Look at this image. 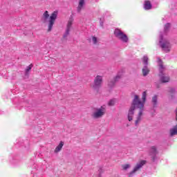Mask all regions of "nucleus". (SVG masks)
<instances>
[{
    "label": "nucleus",
    "mask_w": 177,
    "mask_h": 177,
    "mask_svg": "<svg viewBox=\"0 0 177 177\" xmlns=\"http://www.w3.org/2000/svg\"><path fill=\"white\" fill-rule=\"evenodd\" d=\"M102 83L103 76L97 75L94 79L93 84L91 85V88H92L93 91H99L102 86Z\"/></svg>",
    "instance_id": "423d86ee"
},
{
    "label": "nucleus",
    "mask_w": 177,
    "mask_h": 177,
    "mask_svg": "<svg viewBox=\"0 0 177 177\" xmlns=\"http://www.w3.org/2000/svg\"><path fill=\"white\" fill-rule=\"evenodd\" d=\"M169 133L171 136H174V135L177 134V125H175L171 129H170Z\"/></svg>",
    "instance_id": "dca6fc26"
},
{
    "label": "nucleus",
    "mask_w": 177,
    "mask_h": 177,
    "mask_svg": "<svg viewBox=\"0 0 177 177\" xmlns=\"http://www.w3.org/2000/svg\"><path fill=\"white\" fill-rule=\"evenodd\" d=\"M147 93L146 91L142 93V100H139L138 95H135L133 100L131 106L130 107L128 113V120L129 121H132L133 120V114H135V109H138V113L137 115L136 125H138L142 119L143 118V111H145V103H146V97Z\"/></svg>",
    "instance_id": "f257e3e1"
},
{
    "label": "nucleus",
    "mask_w": 177,
    "mask_h": 177,
    "mask_svg": "<svg viewBox=\"0 0 177 177\" xmlns=\"http://www.w3.org/2000/svg\"><path fill=\"white\" fill-rule=\"evenodd\" d=\"M144 9H145V10H150V9H151V3L149 1H145L144 3Z\"/></svg>",
    "instance_id": "f3484780"
},
{
    "label": "nucleus",
    "mask_w": 177,
    "mask_h": 177,
    "mask_svg": "<svg viewBox=\"0 0 177 177\" xmlns=\"http://www.w3.org/2000/svg\"><path fill=\"white\" fill-rule=\"evenodd\" d=\"M109 106H114V104H115V100H111L109 102H108Z\"/></svg>",
    "instance_id": "b1692460"
},
{
    "label": "nucleus",
    "mask_w": 177,
    "mask_h": 177,
    "mask_svg": "<svg viewBox=\"0 0 177 177\" xmlns=\"http://www.w3.org/2000/svg\"><path fill=\"white\" fill-rule=\"evenodd\" d=\"M170 91H171V93H174L175 92V89H174V88H171Z\"/></svg>",
    "instance_id": "a878e982"
},
{
    "label": "nucleus",
    "mask_w": 177,
    "mask_h": 177,
    "mask_svg": "<svg viewBox=\"0 0 177 177\" xmlns=\"http://www.w3.org/2000/svg\"><path fill=\"white\" fill-rule=\"evenodd\" d=\"M122 77H124V75L121 73H119L118 74V75H116L112 81L109 82V86H114L115 82H118V81H120V80H121V78H122Z\"/></svg>",
    "instance_id": "1a4fd4ad"
},
{
    "label": "nucleus",
    "mask_w": 177,
    "mask_h": 177,
    "mask_svg": "<svg viewBox=\"0 0 177 177\" xmlns=\"http://www.w3.org/2000/svg\"><path fill=\"white\" fill-rule=\"evenodd\" d=\"M114 35L116 38H118V39H120L122 42H128L129 41L128 36H127L125 33H124V32L119 28H116L115 30Z\"/></svg>",
    "instance_id": "0eeeda50"
},
{
    "label": "nucleus",
    "mask_w": 177,
    "mask_h": 177,
    "mask_svg": "<svg viewBox=\"0 0 177 177\" xmlns=\"http://www.w3.org/2000/svg\"><path fill=\"white\" fill-rule=\"evenodd\" d=\"M145 164H146V160H140V162H138L134 167L133 171L130 172V175H133L135 172H138V171L140 170V168H142V167L145 165Z\"/></svg>",
    "instance_id": "6e6552de"
},
{
    "label": "nucleus",
    "mask_w": 177,
    "mask_h": 177,
    "mask_svg": "<svg viewBox=\"0 0 177 177\" xmlns=\"http://www.w3.org/2000/svg\"><path fill=\"white\" fill-rule=\"evenodd\" d=\"M70 30H65V32L63 35V38H64V39H66L67 38V37H68V35H70Z\"/></svg>",
    "instance_id": "5701e85b"
},
{
    "label": "nucleus",
    "mask_w": 177,
    "mask_h": 177,
    "mask_svg": "<svg viewBox=\"0 0 177 177\" xmlns=\"http://www.w3.org/2000/svg\"><path fill=\"white\" fill-rule=\"evenodd\" d=\"M157 100H158L157 95H154L152 97V103L153 104V107H156V106H157Z\"/></svg>",
    "instance_id": "412c9836"
},
{
    "label": "nucleus",
    "mask_w": 177,
    "mask_h": 177,
    "mask_svg": "<svg viewBox=\"0 0 177 177\" xmlns=\"http://www.w3.org/2000/svg\"><path fill=\"white\" fill-rule=\"evenodd\" d=\"M91 42L94 44L96 45V44H97V42H99V39H97V37L93 36L91 38Z\"/></svg>",
    "instance_id": "4be33fe9"
},
{
    "label": "nucleus",
    "mask_w": 177,
    "mask_h": 177,
    "mask_svg": "<svg viewBox=\"0 0 177 177\" xmlns=\"http://www.w3.org/2000/svg\"><path fill=\"white\" fill-rule=\"evenodd\" d=\"M22 99L19 97H15L13 100V103H15V106L18 110H21V104H22Z\"/></svg>",
    "instance_id": "f8f14e48"
},
{
    "label": "nucleus",
    "mask_w": 177,
    "mask_h": 177,
    "mask_svg": "<svg viewBox=\"0 0 177 177\" xmlns=\"http://www.w3.org/2000/svg\"><path fill=\"white\" fill-rule=\"evenodd\" d=\"M169 27H171V24H167L165 26V30L167 31Z\"/></svg>",
    "instance_id": "393cba45"
},
{
    "label": "nucleus",
    "mask_w": 177,
    "mask_h": 177,
    "mask_svg": "<svg viewBox=\"0 0 177 177\" xmlns=\"http://www.w3.org/2000/svg\"><path fill=\"white\" fill-rule=\"evenodd\" d=\"M59 15V11L55 10L49 16V12L45 11L43 14V20L44 23H46L48 21V32H50L53 28V26L56 22V19H57V16Z\"/></svg>",
    "instance_id": "f03ea898"
},
{
    "label": "nucleus",
    "mask_w": 177,
    "mask_h": 177,
    "mask_svg": "<svg viewBox=\"0 0 177 177\" xmlns=\"http://www.w3.org/2000/svg\"><path fill=\"white\" fill-rule=\"evenodd\" d=\"M149 153L153 160H156V156L158 153L157 148L154 146L151 147L149 150Z\"/></svg>",
    "instance_id": "9b49d317"
},
{
    "label": "nucleus",
    "mask_w": 177,
    "mask_h": 177,
    "mask_svg": "<svg viewBox=\"0 0 177 177\" xmlns=\"http://www.w3.org/2000/svg\"><path fill=\"white\" fill-rule=\"evenodd\" d=\"M85 6V0H79L78 6H77V12H81L82 9H84V6Z\"/></svg>",
    "instance_id": "2eb2a0df"
},
{
    "label": "nucleus",
    "mask_w": 177,
    "mask_h": 177,
    "mask_svg": "<svg viewBox=\"0 0 177 177\" xmlns=\"http://www.w3.org/2000/svg\"><path fill=\"white\" fill-rule=\"evenodd\" d=\"M106 114V108L100 106V108H94L91 113L93 120H100Z\"/></svg>",
    "instance_id": "39448f33"
},
{
    "label": "nucleus",
    "mask_w": 177,
    "mask_h": 177,
    "mask_svg": "<svg viewBox=\"0 0 177 177\" xmlns=\"http://www.w3.org/2000/svg\"><path fill=\"white\" fill-rule=\"evenodd\" d=\"M63 146H64V142H59V145L55 147L54 153H55V154L60 153V151H62V149H63Z\"/></svg>",
    "instance_id": "4468645a"
},
{
    "label": "nucleus",
    "mask_w": 177,
    "mask_h": 177,
    "mask_svg": "<svg viewBox=\"0 0 177 177\" xmlns=\"http://www.w3.org/2000/svg\"><path fill=\"white\" fill-rule=\"evenodd\" d=\"M17 145H19V142H17Z\"/></svg>",
    "instance_id": "bb28decb"
},
{
    "label": "nucleus",
    "mask_w": 177,
    "mask_h": 177,
    "mask_svg": "<svg viewBox=\"0 0 177 177\" xmlns=\"http://www.w3.org/2000/svg\"><path fill=\"white\" fill-rule=\"evenodd\" d=\"M158 63L159 66L160 80L163 83L169 82V77L164 73V71H165V68L164 67V66H162V62H161V59H158Z\"/></svg>",
    "instance_id": "20e7f679"
},
{
    "label": "nucleus",
    "mask_w": 177,
    "mask_h": 177,
    "mask_svg": "<svg viewBox=\"0 0 177 177\" xmlns=\"http://www.w3.org/2000/svg\"><path fill=\"white\" fill-rule=\"evenodd\" d=\"M159 46L162 48L164 52H166V53L171 52L172 46L171 45V43H169V41L165 38V36L160 35Z\"/></svg>",
    "instance_id": "7ed1b4c3"
},
{
    "label": "nucleus",
    "mask_w": 177,
    "mask_h": 177,
    "mask_svg": "<svg viewBox=\"0 0 177 177\" xmlns=\"http://www.w3.org/2000/svg\"><path fill=\"white\" fill-rule=\"evenodd\" d=\"M147 62H149V57H147V55H145L142 57V64H144V66H146L147 67V64H149Z\"/></svg>",
    "instance_id": "6ab92c4d"
},
{
    "label": "nucleus",
    "mask_w": 177,
    "mask_h": 177,
    "mask_svg": "<svg viewBox=\"0 0 177 177\" xmlns=\"http://www.w3.org/2000/svg\"><path fill=\"white\" fill-rule=\"evenodd\" d=\"M34 67L32 64H30L29 66H26L24 70V80H27L28 77H30V74L31 73V69Z\"/></svg>",
    "instance_id": "9d476101"
},
{
    "label": "nucleus",
    "mask_w": 177,
    "mask_h": 177,
    "mask_svg": "<svg viewBox=\"0 0 177 177\" xmlns=\"http://www.w3.org/2000/svg\"><path fill=\"white\" fill-rule=\"evenodd\" d=\"M73 23H74V18L70 17L66 24V30L71 31V29L73 28Z\"/></svg>",
    "instance_id": "ddd939ff"
},
{
    "label": "nucleus",
    "mask_w": 177,
    "mask_h": 177,
    "mask_svg": "<svg viewBox=\"0 0 177 177\" xmlns=\"http://www.w3.org/2000/svg\"><path fill=\"white\" fill-rule=\"evenodd\" d=\"M129 168H131V165L129 164H125L122 165V171H127V169H129Z\"/></svg>",
    "instance_id": "aec40b11"
},
{
    "label": "nucleus",
    "mask_w": 177,
    "mask_h": 177,
    "mask_svg": "<svg viewBox=\"0 0 177 177\" xmlns=\"http://www.w3.org/2000/svg\"><path fill=\"white\" fill-rule=\"evenodd\" d=\"M149 73H150V70L149 69V68L147 66H144V67L142 68V75L144 77H146V75H147Z\"/></svg>",
    "instance_id": "a211bd4d"
}]
</instances>
